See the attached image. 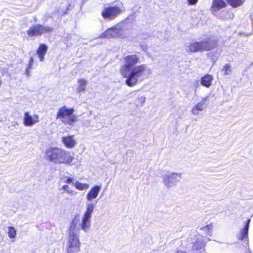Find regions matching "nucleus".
Instances as JSON below:
<instances>
[{
  "label": "nucleus",
  "mask_w": 253,
  "mask_h": 253,
  "mask_svg": "<svg viewBox=\"0 0 253 253\" xmlns=\"http://www.w3.org/2000/svg\"><path fill=\"white\" fill-rule=\"evenodd\" d=\"M125 64L120 68V73L125 78L126 84L132 87L148 78L150 69L146 64L135 66L139 57L136 55H127L125 57Z\"/></svg>",
  "instance_id": "1"
},
{
  "label": "nucleus",
  "mask_w": 253,
  "mask_h": 253,
  "mask_svg": "<svg viewBox=\"0 0 253 253\" xmlns=\"http://www.w3.org/2000/svg\"><path fill=\"white\" fill-rule=\"evenodd\" d=\"M101 188V186L95 185L90 189L86 195V198L88 202L86 203V209L80 224L81 228L85 232H87L90 228L91 214L95 207V204L91 202L97 198Z\"/></svg>",
  "instance_id": "2"
},
{
  "label": "nucleus",
  "mask_w": 253,
  "mask_h": 253,
  "mask_svg": "<svg viewBox=\"0 0 253 253\" xmlns=\"http://www.w3.org/2000/svg\"><path fill=\"white\" fill-rule=\"evenodd\" d=\"M45 156L46 160L55 164L72 165L75 159L70 152L57 147H51L46 150Z\"/></svg>",
  "instance_id": "3"
},
{
  "label": "nucleus",
  "mask_w": 253,
  "mask_h": 253,
  "mask_svg": "<svg viewBox=\"0 0 253 253\" xmlns=\"http://www.w3.org/2000/svg\"><path fill=\"white\" fill-rule=\"evenodd\" d=\"M216 41L210 37H205L202 40L196 42L193 40L185 45V50L188 52H197L210 51L215 47Z\"/></svg>",
  "instance_id": "4"
},
{
  "label": "nucleus",
  "mask_w": 253,
  "mask_h": 253,
  "mask_svg": "<svg viewBox=\"0 0 253 253\" xmlns=\"http://www.w3.org/2000/svg\"><path fill=\"white\" fill-rule=\"evenodd\" d=\"M129 19H125L122 22L116 25V26L109 28L103 33L99 36L100 38H113L121 37L124 35V29L125 24L128 23Z\"/></svg>",
  "instance_id": "5"
},
{
  "label": "nucleus",
  "mask_w": 253,
  "mask_h": 253,
  "mask_svg": "<svg viewBox=\"0 0 253 253\" xmlns=\"http://www.w3.org/2000/svg\"><path fill=\"white\" fill-rule=\"evenodd\" d=\"M74 112V108L68 109L66 107L63 106L59 109L56 119H60L64 124L72 125L77 120L76 116L73 115Z\"/></svg>",
  "instance_id": "6"
},
{
  "label": "nucleus",
  "mask_w": 253,
  "mask_h": 253,
  "mask_svg": "<svg viewBox=\"0 0 253 253\" xmlns=\"http://www.w3.org/2000/svg\"><path fill=\"white\" fill-rule=\"evenodd\" d=\"M81 243L77 233H69L67 244L68 253H77L80 251Z\"/></svg>",
  "instance_id": "7"
},
{
  "label": "nucleus",
  "mask_w": 253,
  "mask_h": 253,
  "mask_svg": "<svg viewBox=\"0 0 253 253\" xmlns=\"http://www.w3.org/2000/svg\"><path fill=\"white\" fill-rule=\"evenodd\" d=\"M53 30V27L41 24H35L31 26L27 33L29 37L40 36L42 34L51 33Z\"/></svg>",
  "instance_id": "8"
},
{
  "label": "nucleus",
  "mask_w": 253,
  "mask_h": 253,
  "mask_svg": "<svg viewBox=\"0 0 253 253\" xmlns=\"http://www.w3.org/2000/svg\"><path fill=\"white\" fill-rule=\"evenodd\" d=\"M181 173L168 172L163 175V182L168 188L171 187L179 181Z\"/></svg>",
  "instance_id": "9"
},
{
  "label": "nucleus",
  "mask_w": 253,
  "mask_h": 253,
  "mask_svg": "<svg viewBox=\"0 0 253 253\" xmlns=\"http://www.w3.org/2000/svg\"><path fill=\"white\" fill-rule=\"evenodd\" d=\"M121 8L117 6L105 8L102 12V16L105 19L112 20L121 13Z\"/></svg>",
  "instance_id": "10"
},
{
  "label": "nucleus",
  "mask_w": 253,
  "mask_h": 253,
  "mask_svg": "<svg viewBox=\"0 0 253 253\" xmlns=\"http://www.w3.org/2000/svg\"><path fill=\"white\" fill-rule=\"evenodd\" d=\"M40 121L39 117L37 115L31 116L29 112H26L24 113V125L26 126H30L39 123Z\"/></svg>",
  "instance_id": "11"
},
{
  "label": "nucleus",
  "mask_w": 253,
  "mask_h": 253,
  "mask_svg": "<svg viewBox=\"0 0 253 253\" xmlns=\"http://www.w3.org/2000/svg\"><path fill=\"white\" fill-rule=\"evenodd\" d=\"M61 141L64 146L69 149H72L77 145V141L74 135L64 136L61 138Z\"/></svg>",
  "instance_id": "12"
},
{
  "label": "nucleus",
  "mask_w": 253,
  "mask_h": 253,
  "mask_svg": "<svg viewBox=\"0 0 253 253\" xmlns=\"http://www.w3.org/2000/svg\"><path fill=\"white\" fill-rule=\"evenodd\" d=\"M209 101L208 96L205 97L200 102L194 106L191 110V112L194 115H197L199 111H202L206 109L207 105V102Z\"/></svg>",
  "instance_id": "13"
},
{
  "label": "nucleus",
  "mask_w": 253,
  "mask_h": 253,
  "mask_svg": "<svg viewBox=\"0 0 253 253\" xmlns=\"http://www.w3.org/2000/svg\"><path fill=\"white\" fill-rule=\"evenodd\" d=\"M251 221L250 219H248L246 222L245 226L241 229L240 233L239 235H237V238L241 240H244L245 239L247 243V244L248 245L249 244V240H248V231L249 229L250 223Z\"/></svg>",
  "instance_id": "14"
},
{
  "label": "nucleus",
  "mask_w": 253,
  "mask_h": 253,
  "mask_svg": "<svg viewBox=\"0 0 253 253\" xmlns=\"http://www.w3.org/2000/svg\"><path fill=\"white\" fill-rule=\"evenodd\" d=\"M226 6V3L224 0H212L211 10L214 14H216L218 10Z\"/></svg>",
  "instance_id": "15"
},
{
  "label": "nucleus",
  "mask_w": 253,
  "mask_h": 253,
  "mask_svg": "<svg viewBox=\"0 0 253 253\" xmlns=\"http://www.w3.org/2000/svg\"><path fill=\"white\" fill-rule=\"evenodd\" d=\"M47 49L48 47L45 44H40L37 51L40 61L42 62L44 61V56L47 52Z\"/></svg>",
  "instance_id": "16"
},
{
  "label": "nucleus",
  "mask_w": 253,
  "mask_h": 253,
  "mask_svg": "<svg viewBox=\"0 0 253 253\" xmlns=\"http://www.w3.org/2000/svg\"><path fill=\"white\" fill-rule=\"evenodd\" d=\"M213 77L211 75L207 74L201 79V84L207 88H209L211 85Z\"/></svg>",
  "instance_id": "17"
},
{
  "label": "nucleus",
  "mask_w": 253,
  "mask_h": 253,
  "mask_svg": "<svg viewBox=\"0 0 253 253\" xmlns=\"http://www.w3.org/2000/svg\"><path fill=\"white\" fill-rule=\"evenodd\" d=\"M73 185L78 190L83 191L88 189L89 185L87 183H83L78 181L74 182Z\"/></svg>",
  "instance_id": "18"
},
{
  "label": "nucleus",
  "mask_w": 253,
  "mask_h": 253,
  "mask_svg": "<svg viewBox=\"0 0 253 253\" xmlns=\"http://www.w3.org/2000/svg\"><path fill=\"white\" fill-rule=\"evenodd\" d=\"M201 229L205 232L207 235L211 236L212 235L213 230V225L212 223H210L206 226L201 227Z\"/></svg>",
  "instance_id": "19"
},
{
  "label": "nucleus",
  "mask_w": 253,
  "mask_h": 253,
  "mask_svg": "<svg viewBox=\"0 0 253 253\" xmlns=\"http://www.w3.org/2000/svg\"><path fill=\"white\" fill-rule=\"evenodd\" d=\"M228 3L233 7H237L241 6L245 0H227Z\"/></svg>",
  "instance_id": "20"
},
{
  "label": "nucleus",
  "mask_w": 253,
  "mask_h": 253,
  "mask_svg": "<svg viewBox=\"0 0 253 253\" xmlns=\"http://www.w3.org/2000/svg\"><path fill=\"white\" fill-rule=\"evenodd\" d=\"M77 222L78 219L76 217H74L71 223L69 233H77V229L76 228Z\"/></svg>",
  "instance_id": "21"
},
{
  "label": "nucleus",
  "mask_w": 253,
  "mask_h": 253,
  "mask_svg": "<svg viewBox=\"0 0 253 253\" xmlns=\"http://www.w3.org/2000/svg\"><path fill=\"white\" fill-rule=\"evenodd\" d=\"M7 234L9 238L14 239L16 238V230L13 226L8 227Z\"/></svg>",
  "instance_id": "22"
},
{
  "label": "nucleus",
  "mask_w": 253,
  "mask_h": 253,
  "mask_svg": "<svg viewBox=\"0 0 253 253\" xmlns=\"http://www.w3.org/2000/svg\"><path fill=\"white\" fill-rule=\"evenodd\" d=\"M79 86L77 88L78 92H81L85 90L86 88V82L84 79H80L78 81Z\"/></svg>",
  "instance_id": "23"
},
{
  "label": "nucleus",
  "mask_w": 253,
  "mask_h": 253,
  "mask_svg": "<svg viewBox=\"0 0 253 253\" xmlns=\"http://www.w3.org/2000/svg\"><path fill=\"white\" fill-rule=\"evenodd\" d=\"M63 8L62 9L58 10V12L59 14L60 15H64L67 13L68 10H70L72 9L74 7L71 3H68L66 5V8H64L63 6Z\"/></svg>",
  "instance_id": "24"
},
{
  "label": "nucleus",
  "mask_w": 253,
  "mask_h": 253,
  "mask_svg": "<svg viewBox=\"0 0 253 253\" xmlns=\"http://www.w3.org/2000/svg\"><path fill=\"white\" fill-rule=\"evenodd\" d=\"M223 75H227L231 72V66L228 64H225L221 69Z\"/></svg>",
  "instance_id": "25"
},
{
  "label": "nucleus",
  "mask_w": 253,
  "mask_h": 253,
  "mask_svg": "<svg viewBox=\"0 0 253 253\" xmlns=\"http://www.w3.org/2000/svg\"><path fill=\"white\" fill-rule=\"evenodd\" d=\"M60 179L63 182L67 184H72L73 185L74 183V179L68 176L63 175L61 177Z\"/></svg>",
  "instance_id": "26"
},
{
  "label": "nucleus",
  "mask_w": 253,
  "mask_h": 253,
  "mask_svg": "<svg viewBox=\"0 0 253 253\" xmlns=\"http://www.w3.org/2000/svg\"><path fill=\"white\" fill-rule=\"evenodd\" d=\"M60 190H63L64 191L71 195H75L77 194V192L76 191L71 190L68 185H63Z\"/></svg>",
  "instance_id": "27"
},
{
  "label": "nucleus",
  "mask_w": 253,
  "mask_h": 253,
  "mask_svg": "<svg viewBox=\"0 0 253 253\" xmlns=\"http://www.w3.org/2000/svg\"><path fill=\"white\" fill-rule=\"evenodd\" d=\"M205 246V244L203 242V241L201 240H198V241L194 243L193 246V248L194 249L198 250L199 249H202Z\"/></svg>",
  "instance_id": "28"
},
{
  "label": "nucleus",
  "mask_w": 253,
  "mask_h": 253,
  "mask_svg": "<svg viewBox=\"0 0 253 253\" xmlns=\"http://www.w3.org/2000/svg\"><path fill=\"white\" fill-rule=\"evenodd\" d=\"M138 100L142 105L145 101V97L141 96L138 98Z\"/></svg>",
  "instance_id": "29"
},
{
  "label": "nucleus",
  "mask_w": 253,
  "mask_h": 253,
  "mask_svg": "<svg viewBox=\"0 0 253 253\" xmlns=\"http://www.w3.org/2000/svg\"><path fill=\"white\" fill-rule=\"evenodd\" d=\"M198 0H188L189 4L194 5L195 4Z\"/></svg>",
  "instance_id": "30"
},
{
  "label": "nucleus",
  "mask_w": 253,
  "mask_h": 253,
  "mask_svg": "<svg viewBox=\"0 0 253 253\" xmlns=\"http://www.w3.org/2000/svg\"><path fill=\"white\" fill-rule=\"evenodd\" d=\"M29 69H30L27 68L25 71V74H26L28 77H29L30 76V71H29Z\"/></svg>",
  "instance_id": "31"
},
{
  "label": "nucleus",
  "mask_w": 253,
  "mask_h": 253,
  "mask_svg": "<svg viewBox=\"0 0 253 253\" xmlns=\"http://www.w3.org/2000/svg\"><path fill=\"white\" fill-rule=\"evenodd\" d=\"M29 63H31V64H33L34 63V59L33 57H31L30 59Z\"/></svg>",
  "instance_id": "32"
},
{
  "label": "nucleus",
  "mask_w": 253,
  "mask_h": 253,
  "mask_svg": "<svg viewBox=\"0 0 253 253\" xmlns=\"http://www.w3.org/2000/svg\"><path fill=\"white\" fill-rule=\"evenodd\" d=\"M33 64H31V63H29L28 67L29 69H31L32 68Z\"/></svg>",
  "instance_id": "33"
},
{
  "label": "nucleus",
  "mask_w": 253,
  "mask_h": 253,
  "mask_svg": "<svg viewBox=\"0 0 253 253\" xmlns=\"http://www.w3.org/2000/svg\"><path fill=\"white\" fill-rule=\"evenodd\" d=\"M141 47L142 48V49H143V50H146V49H147L146 46H142V45H141Z\"/></svg>",
  "instance_id": "34"
},
{
  "label": "nucleus",
  "mask_w": 253,
  "mask_h": 253,
  "mask_svg": "<svg viewBox=\"0 0 253 253\" xmlns=\"http://www.w3.org/2000/svg\"><path fill=\"white\" fill-rule=\"evenodd\" d=\"M177 253H187L183 251H178Z\"/></svg>",
  "instance_id": "35"
}]
</instances>
